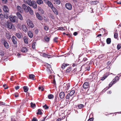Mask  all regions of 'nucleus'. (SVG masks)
Returning <instances> with one entry per match:
<instances>
[{
  "label": "nucleus",
  "mask_w": 121,
  "mask_h": 121,
  "mask_svg": "<svg viewBox=\"0 0 121 121\" xmlns=\"http://www.w3.org/2000/svg\"><path fill=\"white\" fill-rule=\"evenodd\" d=\"M22 8L23 9L26 13L29 12L31 15H33L34 14V11L29 6L26 5L25 4H23L22 5Z\"/></svg>",
  "instance_id": "obj_1"
},
{
  "label": "nucleus",
  "mask_w": 121,
  "mask_h": 121,
  "mask_svg": "<svg viewBox=\"0 0 121 121\" xmlns=\"http://www.w3.org/2000/svg\"><path fill=\"white\" fill-rule=\"evenodd\" d=\"M11 40L13 44L17 47L18 41L17 39L14 36H13L11 38Z\"/></svg>",
  "instance_id": "obj_2"
},
{
  "label": "nucleus",
  "mask_w": 121,
  "mask_h": 121,
  "mask_svg": "<svg viewBox=\"0 0 121 121\" xmlns=\"http://www.w3.org/2000/svg\"><path fill=\"white\" fill-rule=\"evenodd\" d=\"M2 42L6 48L8 49L9 48V45L5 40L4 39H2Z\"/></svg>",
  "instance_id": "obj_3"
},
{
  "label": "nucleus",
  "mask_w": 121,
  "mask_h": 121,
  "mask_svg": "<svg viewBox=\"0 0 121 121\" xmlns=\"http://www.w3.org/2000/svg\"><path fill=\"white\" fill-rule=\"evenodd\" d=\"M26 22L29 27L32 28L34 27V24L32 22L30 19L27 20L26 21Z\"/></svg>",
  "instance_id": "obj_4"
},
{
  "label": "nucleus",
  "mask_w": 121,
  "mask_h": 121,
  "mask_svg": "<svg viewBox=\"0 0 121 121\" xmlns=\"http://www.w3.org/2000/svg\"><path fill=\"white\" fill-rule=\"evenodd\" d=\"M16 17L15 16L10 15L9 17V19L10 21L12 22H15Z\"/></svg>",
  "instance_id": "obj_5"
},
{
  "label": "nucleus",
  "mask_w": 121,
  "mask_h": 121,
  "mask_svg": "<svg viewBox=\"0 0 121 121\" xmlns=\"http://www.w3.org/2000/svg\"><path fill=\"white\" fill-rule=\"evenodd\" d=\"M66 8L69 10H71L72 8V6L71 4L69 3H66L65 5Z\"/></svg>",
  "instance_id": "obj_6"
},
{
  "label": "nucleus",
  "mask_w": 121,
  "mask_h": 121,
  "mask_svg": "<svg viewBox=\"0 0 121 121\" xmlns=\"http://www.w3.org/2000/svg\"><path fill=\"white\" fill-rule=\"evenodd\" d=\"M17 11H18V12L22 13L24 12L23 8H22L19 6H17Z\"/></svg>",
  "instance_id": "obj_7"
},
{
  "label": "nucleus",
  "mask_w": 121,
  "mask_h": 121,
  "mask_svg": "<svg viewBox=\"0 0 121 121\" xmlns=\"http://www.w3.org/2000/svg\"><path fill=\"white\" fill-rule=\"evenodd\" d=\"M83 86L85 89H87L89 87V83L88 82H85L83 85Z\"/></svg>",
  "instance_id": "obj_8"
},
{
  "label": "nucleus",
  "mask_w": 121,
  "mask_h": 121,
  "mask_svg": "<svg viewBox=\"0 0 121 121\" xmlns=\"http://www.w3.org/2000/svg\"><path fill=\"white\" fill-rule=\"evenodd\" d=\"M16 14L18 18L20 20L22 21L23 20V19L22 15L20 14L19 12H17Z\"/></svg>",
  "instance_id": "obj_9"
},
{
  "label": "nucleus",
  "mask_w": 121,
  "mask_h": 121,
  "mask_svg": "<svg viewBox=\"0 0 121 121\" xmlns=\"http://www.w3.org/2000/svg\"><path fill=\"white\" fill-rule=\"evenodd\" d=\"M4 11L6 12H8L9 9L7 6L4 5L3 7Z\"/></svg>",
  "instance_id": "obj_10"
},
{
  "label": "nucleus",
  "mask_w": 121,
  "mask_h": 121,
  "mask_svg": "<svg viewBox=\"0 0 121 121\" xmlns=\"http://www.w3.org/2000/svg\"><path fill=\"white\" fill-rule=\"evenodd\" d=\"M36 16L37 18L39 20L42 21L43 19V17L41 16L40 14L38 13H36Z\"/></svg>",
  "instance_id": "obj_11"
},
{
  "label": "nucleus",
  "mask_w": 121,
  "mask_h": 121,
  "mask_svg": "<svg viewBox=\"0 0 121 121\" xmlns=\"http://www.w3.org/2000/svg\"><path fill=\"white\" fill-rule=\"evenodd\" d=\"M27 34L28 36L30 38H32L33 37V34L31 31H28L27 32Z\"/></svg>",
  "instance_id": "obj_12"
},
{
  "label": "nucleus",
  "mask_w": 121,
  "mask_h": 121,
  "mask_svg": "<svg viewBox=\"0 0 121 121\" xmlns=\"http://www.w3.org/2000/svg\"><path fill=\"white\" fill-rule=\"evenodd\" d=\"M15 35L17 36V37L19 39H20L22 36V34L21 32L16 33Z\"/></svg>",
  "instance_id": "obj_13"
},
{
  "label": "nucleus",
  "mask_w": 121,
  "mask_h": 121,
  "mask_svg": "<svg viewBox=\"0 0 121 121\" xmlns=\"http://www.w3.org/2000/svg\"><path fill=\"white\" fill-rule=\"evenodd\" d=\"M32 6L35 9H36L37 8V5L35 0H33L32 1Z\"/></svg>",
  "instance_id": "obj_14"
},
{
  "label": "nucleus",
  "mask_w": 121,
  "mask_h": 121,
  "mask_svg": "<svg viewBox=\"0 0 121 121\" xmlns=\"http://www.w3.org/2000/svg\"><path fill=\"white\" fill-rule=\"evenodd\" d=\"M65 94L63 92H61L59 94V96L60 98L61 99H63L64 98Z\"/></svg>",
  "instance_id": "obj_15"
},
{
  "label": "nucleus",
  "mask_w": 121,
  "mask_h": 121,
  "mask_svg": "<svg viewBox=\"0 0 121 121\" xmlns=\"http://www.w3.org/2000/svg\"><path fill=\"white\" fill-rule=\"evenodd\" d=\"M59 101V98L58 97V95H56L55 96V99L54 100V103L55 104L58 102Z\"/></svg>",
  "instance_id": "obj_16"
},
{
  "label": "nucleus",
  "mask_w": 121,
  "mask_h": 121,
  "mask_svg": "<svg viewBox=\"0 0 121 121\" xmlns=\"http://www.w3.org/2000/svg\"><path fill=\"white\" fill-rule=\"evenodd\" d=\"M47 3L48 6L51 8H52L54 7L52 3L50 1H48Z\"/></svg>",
  "instance_id": "obj_17"
},
{
  "label": "nucleus",
  "mask_w": 121,
  "mask_h": 121,
  "mask_svg": "<svg viewBox=\"0 0 121 121\" xmlns=\"http://www.w3.org/2000/svg\"><path fill=\"white\" fill-rule=\"evenodd\" d=\"M22 30L25 32H26L27 30V29L26 25H25L22 26Z\"/></svg>",
  "instance_id": "obj_18"
},
{
  "label": "nucleus",
  "mask_w": 121,
  "mask_h": 121,
  "mask_svg": "<svg viewBox=\"0 0 121 121\" xmlns=\"http://www.w3.org/2000/svg\"><path fill=\"white\" fill-rule=\"evenodd\" d=\"M12 23L11 22H8L7 26L8 27L9 29H11L12 27Z\"/></svg>",
  "instance_id": "obj_19"
},
{
  "label": "nucleus",
  "mask_w": 121,
  "mask_h": 121,
  "mask_svg": "<svg viewBox=\"0 0 121 121\" xmlns=\"http://www.w3.org/2000/svg\"><path fill=\"white\" fill-rule=\"evenodd\" d=\"M23 39L24 42L25 43L28 44V40L27 37L26 36L24 37Z\"/></svg>",
  "instance_id": "obj_20"
},
{
  "label": "nucleus",
  "mask_w": 121,
  "mask_h": 121,
  "mask_svg": "<svg viewBox=\"0 0 121 121\" xmlns=\"http://www.w3.org/2000/svg\"><path fill=\"white\" fill-rule=\"evenodd\" d=\"M40 55L43 56V57H47L48 56H50V55H48V54L42 52L41 53Z\"/></svg>",
  "instance_id": "obj_21"
},
{
  "label": "nucleus",
  "mask_w": 121,
  "mask_h": 121,
  "mask_svg": "<svg viewBox=\"0 0 121 121\" xmlns=\"http://www.w3.org/2000/svg\"><path fill=\"white\" fill-rule=\"evenodd\" d=\"M26 2L29 6H32V1H31L30 0H26Z\"/></svg>",
  "instance_id": "obj_22"
},
{
  "label": "nucleus",
  "mask_w": 121,
  "mask_h": 121,
  "mask_svg": "<svg viewBox=\"0 0 121 121\" xmlns=\"http://www.w3.org/2000/svg\"><path fill=\"white\" fill-rule=\"evenodd\" d=\"M52 8L51 9H52L54 13L56 15H57L58 14V12L56 8L54 7H53V8Z\"/></svg>",
  "instance_id": "obj_23"
},
{
  "label": "nucleus",
  "mask_w": 121,
  "mask_h": 121,
  "mask_svg": "<svg viewBox=\"0 0 121 121\" xmlns=\"http://www.w3.org/2000/svg\"><path fill=\"white\" fill-rule=\"evenodd\" d=\"M21 51L23 52H25L27 51V49L25 47L21 49Z\"/></svg>",
  "instance_id": "obj_24"
},
{
  "label": "nucleus",
  "mask_w": 121,
  "mask_h": 121,
  "mask_svg": "<svg viewBox=\"0 0 121 121\" xmlns=\"http://www.w3.org/2000/svg\"><path fill=\"white\" fill-rule=\"evenodd\" d=\"M5 36L8 39H10L11 38L10 35L9 33H6Z\"/></svg>",
  "instance_id": "obj_25"
},
{
  "label": "nucleus",
  "mask_w": 121,
  "mask_h": 121,
  "mask_svg": "<svg viewBox=\"0 0 121 121\" xmlns=\"http://www.w3.org/2000/svg\"><path fill=\"white\" fill-rule=\"evenodd\" d=\"M36 2L38 4L40 5L41 4H43V2L42 0H37L36 1Z\"/></svg>",
  "instance_id": "obj_26"
},
{
  "label": "nucleus",
  "mask_w": 121,
  "mask_h": 121,
  "mask_svg": "<svg viewBox=\"0 0 121 121\" xmlns=\"http://www.w3.org/2000/svg\"><path fill=\"white\" fill-rule=\"evenodd\" d=\"M44 39L46 42L47 43L50 40V38L47 36L45 37Z\"/></svg>",
  "instance_id": "obj_27"
},
{
  "label": "nucleus",
  "mask_w": 121,
  "mask_h": 121,
  "mask_svg": "<svg viewBox=\"0 0 121 121\" xmlns=\"http://www.w3.org/2000/svg\"><path fill=\"white\" fill-rule=\"evenodd\" d=\"M48 97L49 99H53L54 98V96L52 94H49L48 95Z\"/></svg>",
  "instance_id": "obj_28"
},
{
  "label": "nucleus",
  "mask_w": 121,
  "mask_h": 121,
  "mask_svg": "<svg viewBox=\"0 0 121 121\" xmlns=\"http://www.w3.org/2000/svg\"><path fill=\"white\" fill-rule=\"evenodd\" d=\"M73 89H72V90L70 92L69 95H70L71 96H72L74 93L75 91L74 90H73Z\"/></svg>",
  "instance_id": "obj_29"
},
{
  "label": "nucleus",
  "mask_w": 121,
  "mask_h": 121,
  "mask_svg": "<svg viewBox=\"0 0 121 121\" xmlns=\"http://www.w3.org/2000/svg\"><path fill=\"white\" fill-rule=\"evenodd\" d=\"M69 65L68 64L64 63L62 64L61 66V68L62 69H64L65 67Z\"/></svg>",
  "instance_id": "obj_30"
},
{
  "label": "nucleus",
  "mask_w": 121,
  "mask_h": 121,
  "mask_svg": "<svg viewBox=\"0 0 121 121\" xmlns=\"http://www.w3.org/2000/svg\"><path fill=\"white\" fill-rule=\"evenodd\" d=\"M99 2L97 1H94L91 2V4L92 5H96Z\"/></svg>",
  "instance_id": "obj_31"
},
{
  "label": "nucleus",
  "mask_w": 121,
  "mask_h": 121,
  "mask_svg": "<svg viewBox=\"0 0 121 121\" xmlns=\"http://www.w3.org/2000/svg\"><path fill=\"white\" fill-rule=\"evenodd\" d=\"M71 67L69 66L67 68L66 71V73H69L70 72L71 70Z\"/></svg>",
  "instance_id": "obj_32"
},
{
  "label": "nucleus",
  "mask_w": 121,
  "mask_h": 121,
  "mask_svg": "<svg viewBox=\"0 0 121 121\" xmlns=\"http://www.w3.org/2000/svg\"><path fill=\"white\" fill-rule=\"evenodd\" d=\"M106 41L107 44H109L111 43V39L110 38H108L107 39Z\"/></svg>",
  "instance_id": "obj_33"
},
{
  "label": "nucleus",
  "mask_w": 121,
  "mask_h": 121,
  "mask_svg": "<svg viewBox=\"0 0 121 121\" xmlns=\"http://www.w3.org/2000/svg\"><path fill=\"white\" fill-rule=\"evenodd\" d=\"M116 83V82L114 81V80H113L112 82H111L110 84H109V87H111L112 85Z\"/></svg>",
  "instance_id": "obj_34"
},
{
  "label": "nucleus",
  "mask_w": 121,
  "mask_h": 121,
  "mask_svg": "<svg viewBox=\"0 0 121 121\" xmlns=\"http://www.w3.org/2000/svg\"><path fill=\"white\" fill-rule=\"evenodd\" d=\"M58 37H55L53 39L54 42V43H57L58 42Z\"/></svg>",
  "instance_id": "obj_35"
},
{
  "label": "nucleus",
  "mask_w": 121,
  "mask_h": 121,
  "mask_svg": "<svg viewBox=\"0 0 121 121\" xmlns=\"http://www.w3.org/2000/svg\"><path fill=\"white\" fill-rule=\"evenodd\" d=\"M37 114L38 115H41L42 114V112H41L40 109H39L38 110V111L37 112Z\"/></svg>",
  "instance_id": "obj_36"
},
{
  "label": "nucleus",
  "mask_w": 121,
  "mask_h": 121,
  "mask_svg": "<svg viewBox=\"0 0 121 121\" xmlns=\"http://www.w3.org/2000/svg\"><path fill=\"white\" fill-rule=\"evenodd\" d=\"M4 15L2 13H0V19L1 20L4 19Z\"/></svg>",
  "instance_id": "obj_37"
},
{
  "label": "nucleus",
  "mask_w": 121,
  "mask_h": 121,
  "mask_svg": "<svg viewBox=\"0 0 121 121\" xmlns=\"http://www.w3.org/2000/svg\"><path fill=\"white\" fill-rule=\"evenodd\" d=\"M57 30H60L64 31L65 30V29H64V27H60L58 28L57 29Z\"/></svg>",
  "instance_id": "obj_38"
},
{
  "label": "nucleus",
  "mask_w": 121,
  "mask_h": 121,
  "mask_svg": "<svg viewBox=\"0 0 121 121\" xmlns=\"http://www.w3.org/2000/svg\"><path fill=\"white\" fill-rule=\"evenodd\" d=\"M84 107V105L82 104H80L78 106V108L79 109H81Z\"/></svg>",
  "instance_id": "obj_39"
},
{
  "label": "nucleus",
  "mask_w": 121,
  "mask_h": 121,
  "mask_svg": "<svg viewBox=\"0 0 121 121\" xmlns=\"http://www.w3.org/2000/svg\"><path fill=\"white\" fill-rule=\"evenodd\" d=\"M4 55V51L2 50H0V55L2 56H3Z\"/></svg>",
  "instance_id": "obj_40"
},
{
  "label": "nucleus",
  "mask_w": 121,
  "mask_h": 121,
  "mask_svg": "<svg viewBox=\"0 0 121 121\" xmlns=\"http://www.w3.org/2000/svg\"><path fill=\"white\" fill-rule=\"evenodd\" d=\"M35 76H27V78L29 79L34 80L35 79H34Z\"/></svg>",
  "instance_id": "obj_41"
},
{
  "label": "nucleus",
  "mask_w": 121,
  "mask_h": 121,
  "mask_svg": "<svg viewBox=\"0 0 121 121\" xmlns=\"http://www.w3.org/2000/svg\"><path fill=\"white\" fill-rule=\"evenodd\" d=\"M36 43L34 42L33 43L32 45V48L33 49H35V44Z\"/></svg>",
  "instance_id": "obj_42"
},
{
  "label": "nucleus",
  "mask_w": 121,
  "mask_h": 121,
  "mask_svg": "<svg viewBox=\"0 0 121 121\" xmlns=\"http://www.w3.org/2000/svg\"><path fill=\"white\" fill-rule=\"evenodd\" d=\"M54 1L56 2V4H59L60 3V0H54Z\"/></svg>",
  "instance_id": "obj_43"
},
{
  "label": "nucleus",
  "mask_w": 121,
  "mask_h": 121,
  "mask_svg": "<svg viewBox=\"0 0 121 121\" xmlns=\"http://www.w3.org/2000/svg\"><path fill=\"white\" fill-rule=\"evenodd\" d=\"M70 96H71L69 94V93L67 95L66 97V99L68 100V101H69V98Z\"/></svg>",
  "instance_id": "obj_44"
},
{
  "label": "nucleus",
  "mask_w": 121,
  "mask_h": 121,
  "mask_svg": "<svg viewBox=\"0 0 121 121\" xmlns=\"http://www.w3.org/2000/svg\"><path fill=\"white\" fill-rule=\"evenodd\" d=\"M119 77H118V76H116L114 79H113V80H114V81L115 82H116L118 81L119 79Z\"/></svg>",
  "instance_id": "obj_45"
},
{
  "label": "nucleus",
  "mask_w": 121,
  "mask_h": 121,
  "mask_svg": "<svg viewBox=\"0 0 121 121\" xmlns=\"http://www.w3.org/2000/svg\"><path fill=\"white\" fill-rule=\"evenodd\" d=\"M23 89H24V91L25 92H27L28 91V89L27 86H25L23 87Z\"/></svg>",
  "instance_id": "obj_46"
},
{
  "label": "nucleus",
  "mask_w": 121,
  "mask_h": 121,
  "mask_svg": "<svg viewBox=\"0 0 121 121\" xmlns=\"http://www.w3.org/2000/svg\"><path fill=\"white\" fill-rule=\"evenodd\" d=\"M121 48V44L119 43L117 46V49L118 50H119Z\"/></svg>",
  "instance_id": "obj_47"
},
{
  "label": "nucleus",
  "mask_w": 121,
  "mask_h": 121,
  "mask_svg": "<svg viewBox=\"0 0 121 121\" xmlns=\"http://www.w3.org/2000/svg\"><path fill=\"white\" fill-rule=\"evenodd\" d=\"M118 37V33L116 32L114 33V37L115 39H117Z\"/></svg>",
  "instance_id": "obj_48"
},
{
  "label": "nucleus",
  "mask_w": 121,
  "mask_h": 121,
  "mask_svg": "<svg viewBox=\"0 0 121 121\" xmlns=\"http://www.w3.org/2000/svg\"><path fill=\"white\" fill-rule=\"evenodd\" d=\"M49 28L47 26H45L44 27V29L45 30L47 31L48 30Z\"/></svg>",
  "instance_id": "obj_49"
},
{
  "label": "nucleus",
  "mask_w": 121,
  "mask_h": 121,
  "mask_svg": "<svg viewBox=\"0 0 121 121\" xmlns=\"http://www.w3.org/2000/svg\"><path fill=\"white\" fill-rule=\"evenodd\" d=\"M39 90H40L41 89V91H43L44 90V88L42 86H39Z\"/></svg>",
  "instance_id": "obj_50"
},
{
  "label": "nucleus",
  "mask_w": 121,
  "mask_h": 121,
  "mask_svg": "<svg viewBox=\"0 0 121 121\" xmlns=\"http://www.w3.org/2000/svg\"><path fill=\"white\" fill-rule=\"evenodd\" d=\"M43 107L45 109L48 108V107L46 104H45L43 106Z\"/></svg>",
  "instance_id": "obj_51"
},
{
  "label": "nucleus",
  "mask_w": 121,
  "mask_h": 121,
  "mask_svg": "<svg viewBox=\"0 0 121 121\" xmlns=\"http://www.w3.org/2000/svg\"><path fill=\"white\" fill-rule=\"evenodd\" d=\"M31 106L33 108L35 106V104H33L31 102Z\"/></svg>",
  "instance_id": "obj_52"
},
{
  "label": "nucleus",
  "mask_w": 121,
  "mask_h": 121,
  "mask_svg": "<svg viewBox=\"0 0 121 121\" xmlns=\"http://www.w3.org/2000/svg\"><path fill=\"white\" fill-rule=\"evenodd\" d=\"M3 86L4 88V89H7L8 88V86H6V84H4L3 85Z\"/></svg>",
  "instance_id": "obj_53"
},
{
  "label": "nucleus",
  "mask_w": 121,
  "mask_h": 121,
  "mask_svg": "<svg viewBox=\"0 0 121 121\" xmlns=\"http://www.w3.org/2000/svg\"><path fill=\"white\" fill-rule=\"evenodd\" d=\"M107 76H104L103 77L101 78L100 80L102 81L104 80L107 78Z\"/></svg>",
  "instance_id": "obj_54"
},
{
  "label": "nucleus",
  "mask_w": 121,
  "mask_h": 121,
  "mask_svg": "<svg viewBox=\"0 0 121 121\" xmlns=\"http://www.w3.org/2000/svg\"><path fill=\"white\" fill-rule=\"evenodd\" d=\"M4 17L5 18L8 19L9 17V15L7 13H6L5 14H4Z\"/></svg>",
  "instance_id": "obj_55"
},
{
  "label": "nucleus",
  "mask_w": 121,
  "mask_h": 121,
  "mask_svg": "<svg viewBox=\"0 0 121 121\" xmlns=\"http://www.w3.org/2000/svg\"><path fill=\"white\" fill-rule=\"evenodd\" d=\"M39 30L38 29H36L35 30V33L36 35H37L39 32Z\"/></svg>",
  "instance_id": "obj_56"
},
{
  "label": "nucleus",
  "mask_w": 121,
  "mask_h": 121,
  "mask_svg": "<svg viewBox=\"0 0 121 121\" xmlns=\"http://www.w3.org/2000/svg\"><path fill=\"white\" fill-rule=\"evenodd\" d=\"M70 86V85L68 83L66 84L67 89L68 90Z\"/></svg>",
  "instance_id": "obj_57"
},
{
  "label": "nucleus",
  "mask_w": 121,
  "mask_h": 121,
  "mask_svg": "<svg viewBox=\"0 0 121 121\" xmlns=\"http://www.w3.org/2000/svg\"><path fill=\"white\" fill-rule=\"evenodd\" d=\"M87 59L86 57H84L82 61L84 62H85L87 61Z\"/></svg>",
  "instance_id": "obj_58"
},
{
  "label": "nucleus",
  "mask_w": 121,
  "mask_h": 121,
  "mask_svg": "<svg viewBox=\"0 0 121 121\" xmlns=\"http://www.w3.org/2000/svg\"><path fill=\"white\" fill-rule=\"evenodd\" d=\"M104 55L103 54H101L99 55V58H102L104 57Z\"/></svg>",
  "instance_id": "obj_59"
},
{
  "label": "nucleus",
  "mask_w": 121,
  "mask_h": 121,
  "mask_svg": "<svg viewBox=\"0 0 121 121\" xmlns=\"http://www.w3.org/2000/svg\"><path fill=\"white\" fill-rule=\"evenodd\" d=\"M19 88V86H16L15 87V88L16 90L18 89Z\"/></svg>",
  "instance_id": "obj_60"
},
{
  "label": "nucleus",
  "mask_w": 121,
  "mask_h": 121,
  "mask_svg": "<svg viewBox=\"0 0 121 121\" xmlns=\"http://www.w3.org/2000/svg\"><path fill=\"white\" fill-rule=\"evenodd\" d=\"M38 120L36 118H34L32 120V121H38Z\"/></svg>",
  "instance_id": "obj_61"
},
{
  "label": "nucleus",
  "mask_w": 121,
  "mask_h": 121,
  "mask_svg": "<svg viewBox=\"0 0 121 121\" xmlns=\"http://www.w3.org/2000/svg\"><path fill=\"white\" fill-rule=\"evenodd\" d=\"M93 120V118H91L89 119L88 121H92Z\"/></svg>",
  "instance_id": "obj_62"
},
{
  "label": "nucleus",
  "mask_w": 121,
  "mask_h": 121,
  "mask_svg": "<svg viewBox=\"0 0 121 121\" xmlns=\"http://www.w3.org/2000/svg\"><path fill=\"white\" fill-rule=\"evenodd\" d=\"M93 80V79L91 78L90 79L88 78L86 79V80L87 81H91Z\"/></svg>",
  "instance_id": "obj_63"
},
{
  "label": "nucleus",
  "mask_w": 121,
  "mask_h": 121,
  "mask_svg": "<svg viewBox=\"0 0 121 121\" xmlns=\"http://www.w3.org/2000/svg\"><path fill=\"white\" fill-rule=\"evenodd\" d=\"M78 34L77 32H74L73 33V35L74 36H76Z\"/></svg>",
  "instance_id": "obj_64"
}]
</instances>
